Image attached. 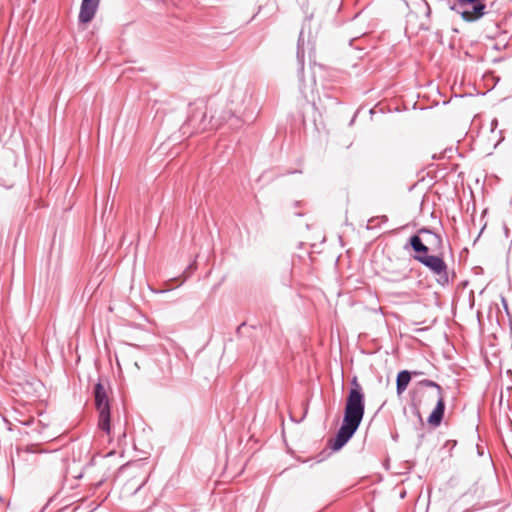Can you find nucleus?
<instances>
[{
    "label": "nucleus",
    "mask_w": 512,
    "mask_h": 512,
    "mask_svg": "<svg viewBox=\"0 0 512 512\" xmlns=\"http://www.w3.org/2000/svg\"><path fill=\"white\" fill-rule=\"evenodd\" d=\"M94 399L95 406L99 412L98 426L102 431L109 434L111 428L109 398L107 395V389L101 381L96 383L94 386Z\"/></svg>",
    "instance_id": "20e7f679"
},
{
    "label": "nucleus",
    "mask_w": 512,
    "mask_h": 512,
    "mask_svg": "<svg viewBox=\"0 0 512 512\" xmlns=\"http://www.w3.org/2000/svg\"><path fill=\"white\" fill-rule=\"evenodd\" d=\"M210 122L211 120L209 122L206 121V113L204 109L197 107L192 111V114L189 115L186 123L182 127L184 130L183 133L185 134L187 132L186 129L189 127H191L194 132L204 131L208 128Z\"/></svg>",
    "instance_id": "0eeeda50"
},
{
    "label": "nucleus",
    "mask_w": 512,
    "mask_h": 512,
    "mask_svg": "<svg viewBox=\"0 0 512 512\" xmlns=\"http://www.w3.org/2000/svg\"><path fill=\"white\" fill-rule=\"evenodd\" d=\"M511 442H512V439H511Z\"/></svg>",
    "instance_id": "a211bd4d"
},
{
    "label": "nucleus",
    "mask_w": 512,
    "mask_h": 512,
    "mask_svg": "<svg viewBox=\"0 0 512 512\" xmlns=\"http://www.w3.org/2000/svg\"><path fill=\"white\" fill-rule=\"evenodd\" d=\"M254 87L250 84L234 86L230 94V102L236 109L247 107L252 102Z\"/></svg>",
    "instance_id": "423d86ee"
},
{
    "label": "nucleus",
    "mask_w": 512,
    "mask_h": 512,
    "mask_svg": "<svg viewBox=\"0 0 512 512\" xmlns=\"http://www.w3.org/2000/svg\"><path fill=\"white\" fill-rule=\"evenodd\" d=\"M438 405V393L430 392L428 390L418 388L412 397V404L416 409L427 408L433 403Z\"/></svg>",
    "instance_id": "6e6552de"
},
{
    "label": "nucleus",
    "mask_w": 512,
    "mask_h": 512,
    "mask_svg": "<svg viewBox=\"0 0 512 512\" xmlns=\"http://www.w3.org/2000/svg\"><path fill=\"white\" fill-rule=\"evenodd\" d=\"M412 378L410 371L402 370L398 373L396 378V391L398 395H401L408 387Z\"/></svg>",
    "instance_id": "9d476101"
},
{
    "label": "nucleus",
    "mask_w": 512,
    "mask_h": 512,
    "mask_svg": "<svg viewBox=\"0 0 512 512\" xmlns=\"http://www.w3.org/2000/svg\"><path fill=\"white\" fill-rule=\"evenodd\" d=\"M388 221V217L386 215L372 217L368 220L367 229H374L379 227L381 223H386Z\"/></svg>",
    "instance_id": "f8f14e48"
},
{
    "label": "nucleus",
    "mask_w": 512,
    "mask_h": 512,
    "mask_svg": "<svg viewBox=\"0 0 512 512\" xmlns=\"http://www.w3.org/2000/svg\"><path fill=\"white\" fill-rule=\"evenodd\" d=\"M303 32H300L298 43H297V61H298V77L300 81H303L304 73V57L305 51L303 48Z\"/></svg>",
    "instance_id": "9b49d317"
},
{
    "label": "nucleus",
    "mask_w": 512,
    "mask_h": 512,
    "mask_svg": "<svg viewBox=\"0 0 512 512\" xmlns=\"http://www.w3.org/2000/svg\"><path fill=\"white\" fill-rule=\"evenodd\" d=\"M426 7H427V15H430L431 9H430V7H429V5L427 3H426Z\"/></svg>",
    "instance_id": "f3484780"
},
{
    "label": "nucleus",
    "mask_w": 512,
    "mask_h": 512,
    "mask_svg": "<svg viewBox=\"0 0 512 512\" xmlns=\"http://www.w3.org/2000/svg\"><path fill=\"white\" fill-rule=\"evenodd\" d=\"M410 373H411V374H412V376H414V377H418V376H422V375H424V372H422V371H417V370H415V371H411Z\"/></svg>",
    "instance_id": "2eb2a0df"
},
{
    "label": "nucleus",
    "mask_w": 512,
    "mask_h": 512,
    "mask_svg": "<svg viewBox=\"0 0 512 512\" xmlns=\"http://www.w3.org/2000/svg\"><path fill=\"white\" fill-rule=\"evenodd\" d=\"M418 385L420 388H432L435 393H438V405L435 406L431 414L429 415L427 422L433 426L438 427L443 419L445 412V394L443 388L435 381L424 379L421 380Z\"/></svg>",
    "instance_id": "39448f33"
},
{
    "label": "nucleus",
    "mask_w": 512,
    "mask_h": 512,
    "mask_svg": "<svg viewBox=\"0 0 512 512\" xmlns=\"http://www.w3.org/2000/svg\"><path fill=\"white\" fill-rule=\"evenodd\" d=\"M485 0H455L454 3L448 1V7L451 11L461 16L462 20L473 23L480 20L487 14Z\"/></svg>",
    "instance_id": "7ed1b4c3"
},
{
    "label": "nucleus",
    "mask_w": 512,
    "mask_h": 512,
    "mask_svg": "<svg viewBox=\"0 0 512 512\" xmlns=\"http://www.w3.org/2000/svg\"><path fill=\"white\" fill-rule=\"evenodd\" d=\"M420 233H425V234H428L429 236L433 237L439 244L441 243V238L440 236L436 235V234H433L431 233L430 231L426 230V229H422L420 231Z\"/></svg>",
    "instance_id": "4468645a"
},
{
    "label": "nucleus",
    "mask_w": 512,
    "mask_h": 512,
    "mask_svg": "<svg viewBox=\"0 0 512 512\" xmlns=\"http://www.w3.org/2000/svg\"><path fill=\"white\" fill-rule=\"evenodd\" d=\"M351 384H352V388L350 390H357L359 393H363L362 388H361L360 384L358 383L356 377L353 378V380L351 381Z\"/></svg>",
    "instance_id": "ddd939ff"
},
{
    "label": "nucleus",
    "mask_w": 512,
    "mask_h": 512,
    "mask_svg": "<svg viewBox=\"0 0 512 512\" xmlns=\"http://www.w3.org/2000/svg\"><path fill=\"white\" fill-rule=\"evenodd\" d=\"M100 0H82L80 12H79V22L81 23H89L94 18Z\"/></svg>",
    "instance_id": "1a4fd4ad"
},
{
    "label": "nucleus",
    "mask_w": 512,
    "mask_h": 512,
    "mask_svg": "<svg viewBox=\"0 0 512 512\" xmlns=\"http://www.w3.org/2000/svg\"><path fill=\"white\" fill-rule=\"evenodd\" d=\"M365 411L364 393L357 390H350L346 399L344 418L336 437L329 440L332 450L341 449L357 431Z\"/></svg>",
    "instance_id": "f257e3e1"
},
{
    "label": "nucleus",
    "mask_w": 512,
    "mask_h": 512,
    "mask_svg": "<svg viewBox=\"0 0 512 512\" xmlns=\"http://www.w3.org/2000/svg\"><path fill=\"white\" fill-rule=\"evenodd\" d=\"M410 245L417 253L414 259L426 266L436 277L440 285L449 283L448 267L444 260L439 256L428 255L429 248L422 242L418 235L410 238Z\"/></svg>",
    "instance_id": "f03ea898"
},
{
    "label": "nucleus",
    "mask_w": 512,
    "mask_h": 512,
    "mask_svg": "<svg viewBox=\"0 0 512 512\" xmlns=\"http://www.w3.org/2000/svg\"><path fill=\"white\" fill-rule=\"evenodd\" d=\"M328 100H330L332 103L338 105L340 104V101L338 99L331 98L330 96H326Z\"/></svg>",
    "instance_id": "dca6fc26"
}]
</instances>
